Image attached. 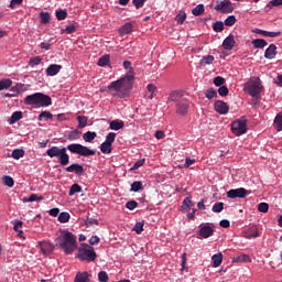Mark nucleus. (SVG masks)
Masks as SVG:
<instances>
[{"instance_id": "37", "label": "nucleus", "mask_w": 282, "mask_h": 282, "mask_svg": "<svg viewBox=\"0 0 282 282\" xmlns=\"http://www.w3.org/2000/svg\"><path fill=\"white\" fill-rule=\"evenodd\" d=\"M142 189H143V184H142V182H133V183L131 184L130 191H131L132 193H139V191H142Z\"/></svg>"}, {"instance_id": "1", "label": "nucleus", "mask_w": 282, "mask_h": 282, "mask_svg": "<svg viewBox=\"0 0 282 282\" xmlns=\"http://www.w3.org/2000/svg\"><path fill=\"white\" fill-rule=\"evenodd\" d=\"M67 150L73 154H79L80 156H93L96 154L94 150H89L86 145L80 143H70L66 148H57L53 145L46 151V155L51 159L57 158L62 166H66L70 163V156L67 153Z\"/></svg>"}, {"instance_id": "34", "label": "nucleus", "mask_w": 282, "mask_h": 282, "mask_svg": "<svg viewBox=\"0 0 282 282\" xmlns=\"http://www.w3.org/2000/svg\"><path fill=\"white\" fill-rule=\"evenodd\" d=\"M123 68H126V70H128V73L126 75H131L132 80H134V72H133L131 62H129V61L123 62Z\"/></svg>"}, {"instance_id": "2", "label": "nucleus", "mask_w": 282, "mask_h": 282, "mask_svg": "<svg viewBox=\"0 0 282 282\" xmlns=\"http://www.w3.org/2000/svg\"><path fill=\"white\" fill-rule=\"evenodd\" d=\"M132 75H126L121 77L120 79L112 82L108 89L110 91H115L112 96H118V98H128L130 95V90L133 87Z\"/></svg>"}, {"instance_id": "10", "label": "nucleus", "mask_w": 282, "mask_h": 282, "mask_svg": "<svg viewBox=\"0 0 282 282\" xmlns=\"http://www.w3.org/2000/svg\"><path fill=\"white\" fill-rule=\"evenodd\" d=\"M39 247L44 256H50L55 249V245H52V242H47V240H42L41 242H39Z\"/></svg>"}, {"instance_id": "4", "label": "nucleus", "mask_w": 282, "mask_h": 282, "mask_svg": "<svg viewBox=\"0 0 282 282\" xmlns=\"http://www.w3.org/2000/svg\"><path fill=\"white\" fill-rule=\"evenodd\" d=\"M24 105L31 106L34 108H44L52 106V98L42 93H35L33 95L26 96L24 98Z\"/></svg>"}, {"instance_id": "6", "label": "nucleus", "mask_w": 282, "mask_h": 282, "mask_svg": "<svg viewBox=\"0 0 282 282\" xmlns=\"http://www.w3.org/2000/svg\"><path fill=\"white\" fill-rule=\"evenodd\" d=\"M262 84L260 78L257 77H252L246 85H245V90L247 91V94H249V96H251L252 98H256L257 96H259V94H261L262 91Z\"/></svg>"}, {"instance_id": "56", "label": "nucleus", "mask_w": 282, "mask_h": 282, "mask_svg": "<svg viewBox=\"0 0 282 282\" xmlns=\"http://www.w3.org/2000/svg\"><path fill=\"white\" fill-rule=\"evenodd\" d=\"M139 204L135 200H130L128 203H126V208H128V210H134L135 208H138Z\"/></svg>"}, {"instance_id": "54", "label": "nucleus", "mask_w": 282, "mask_h": 282, "mask_svg": "<svg viewBox=\"0 0 282 282\" xmlns=\"http://www.w3.org/2000/svg\"><path fill=\"white\" fill-rule=\"evenodd\" d=\"M23 87H24V85H22V84H17L15 86H13V87L11 88V91H13V95H14V96H18V94H21V91L24 90Z\"/></svg>"}, {"instance_id": "59", "label": "nucleus", "mask_w": 282, "mask_h": 282, "mask_svg": "<svg viewBox=\"0 0 282 282\" xmlns=\"http://www.w3.org/2000/svg\"><path fill=\"white\" fill-rule=\"evenodd\" d=\"M98 279H99L100 282H108L109 281L108 274L105 271H100L98 273Z\"/></svg>"}, {"instance_id": "8", "label": "nucleus", "mask_w": 282, "mask_h": 282, "mask_svg": "<svg viewBox=\"0 0 282 282\" xmlns=\"http://www.w3.org/2000/svg\"><path fill=\"white\" fill-rule=\"evenodd\" d=\"M250 195V192L243 187L236 188V189H229L227 192V198L228 199H246Z\"/></svg>"}, {"instance_id": "52", "label": "nucleus", "mask_w": 282, "mask_h": 282, "mask_svg": "<svg viewBox=\"0 0 282 282\" xmlns=\"http://www.w3.org/2000/svg\"><path fill=\"white\" fill-rule=\"evenodd\" d=\"M109 62H110V56H109V55H105V56H102V57L99 58L98 65H99L100 67H104V66L108 65Z\"/></svg>"}, {"instance_id": "30", "label": "nucleus", "mask_w": 282, "mask_h": 282, "mask_svg": "<svg viewBox=\"0 0 282 282\" xmlns=\"http://www.w3.org/2000/svg\"><path fill=\"white\" fill-rule=\"evenodd\" d=\"M205 13V7L204 4H198L192 10V14L194 17H200Z\"/></svg>"}, {"instance_id": "50", "label": "nucleus", "mask_w": 282, "mask_h": 282, "mask_svg": "<svg viewBox=\"0 0 282 282\" xmlns=\"http://www.w3.org/2000/svg\"><path fill=\"white\" fill-rule=\"evenodd\" d=\"M237 22V19L235 15H228L227 19H225V25L227 26H234Z\"/></svg>"}, {"instance_id": "16", "label": "nucleus", "mask_w": 282, "mask_h": 282, "mask_svg": "<svg viewBox=\"0 0 282 282\" xmlns=\"http://www.w3.org/2000/svg\"><path fill=\"white\" fill-rule=\"evenodd\" d=\"M183 99L184 98H183L182 93H180L177 90L170 93L169 98H167L169 102H174L176 105L180 104V101Z\"/></svg>"}, {"instance_id": "39", "label": "nucleus", "mask_w": 282, "mask_h": 282, "mask_svg": "<svg viewBox=\"0 0 282 282\" xmlns=\"http://www.w3.org/2000/svg\"><path fill=\"white\" fill-rule=\"evenodd\" d=\"M54 37H51L48 40V42H41L40 44V48L41 50H44V51H50L51 50V46L54 44Z\"/></svg>"}, {"instance_id": "51", "label": "nucleus", "mask_w": 282, "mask_h": 282, "mask_svg": "<svg viewBox=\"0 0 282 282\" xmlns=\"http://www.w3.org/2000/svg\"><path fill=\"white\" fill-rule=\"evenodd\" d=\"M258 210L262 214H267L270 210V205L268 203H260L258 205Z\"/></svg>"}, {"instance_id": "21", "label": "nucleus", "mask_w": 282, "mask_h": 282, "mask_svg": "<svg viewBox=\"0 0 282 282\" xmlns=\"http://www.w3.org/2000/svg\"><path fill=\"white\" fill-rule=\"evenodd\" d=\"M132 31H133V25L131 22L123 24L119 30L121 36L129 35L132 33Z\"/></svg>"}, {"instance_id": "42", "label": "nucleus", "mask_w": 282, "mask_h": 282, "mask_svg": "<svg viewBox=\"0 0 282 282\" xmlns=\"http://www.w3.org/2000/svg\"><path fill=\"white\" fill-rule=\"evenodd\" d=\"M144 223H141V221H138L134 224L133 226V231L137 234V235H141L144 230Z\"/></svg>"}, {"instance_id": "48", "label": "nucleus", "mask_w": 282, "mask_h": 282, "mask_svg": "<svg viewBox=\"0 0 282 282\" xmlns=\"http://www.w3.org/2000/svg\"><path fill=\"white\" fill-rule=\"evenodd\" d=\"M213 28H214V31L217 33L223 32L225 30V25L223 21L215 22Z\"/></svg>"}, {"instance_id": "43", "label": "nucleus", "mask_w": 282, "mask_h": 282, "mask_svg": "<svg viewBox=\"0 0 282 282\" xmlns=\"http://www.w3.org/2000/svg\"><path fill=\"white\" fill-rule=\"evenodd\" d=\"M213 263L215 268H218L223 263V254L218 253L213 257Z\"/></svg>"}, {"instance_id": "24", "label": "nucleus", "mask_w": 282, "mask_h": 282, "mask_svg": "<svg viewBox=\"0 0 282 282\" xmlns=\"http://www.w3.org/2000/svg\"><path fill=\"white\" fill-rule=\"evenodd\" d=\"M75 282H89L88 272H78L75 276Z\"/></svg>"}, {"instance_id": "55", "label": "nucleus", "mask_w": 282, "mask_h": 282, "mask_svg": "<svg viewBox=\"0 0 282 282\" xmlns=\"http://www.w3.org/2000/svg\"><path fill=\"white\" fill-rule=\"evenodd\" d=\"M192 207H194V203L191 200L189 197H186V198L183 200L182 208L185 210V209L192 208Z\"/></svg>"}, {"instance_id": "13", "label": "nucleus", "mask_w": 282, "mask_h": 282, "mask_svg": "<svg viewBox=\"0 0 282 282\" xmlns=\"http://www.w3.org/2000/svg\"><path fill=\"white\" fill-rule=\"evenodd\" d=\"M215 232V229L212 226L204 225L199 229V236L202 239H207L212 237Z\"/></svg>"}, {"instance_id": "25", "label": "nucleus", "mask_w": 282, "mask_h": 282, "mask_svg": "<svg viewBox=\"0 0 282 282\" xmlns=\"http://www.w3.org/2000/svg\"><path fill=\"white\" fill-rule=\"evenodd\" d=\"M147 89L150 93L148 96L149 100H153L156 96L158 87L154 84H148Z\"/></svg>"}, {"instance_id": "40", "label": "nucleus", "mask_w": 282, "mask_h": 282, "mask_svg": "<svg viewBox=\"0 0 282 282\" xmlns=\"http://www.w3.org/2000/svg\"><path fill=\"white\" fill-rule=\"evenodd\" d=\"M117 133L116 132H109L106 137V143L112 147L113 142L116 141Z\"/></svg>"}, {"instance_id": "17", "label": "nucleus", "mask_w": 282, "mask_h": 282, "mask_svg": "<svg viewBox=\"0 0 282 282\" xmlns=\"http://www.w3.org/2000/svg\"><path fill=\"white\" fill-rule=\"evenodd\" d=\"M264 57L267 59H274V57H276V44H270V46H268Z\"/></svg>"}, {"instance_id": "63", "label": "nucleus", "mask_w": 282, "mask_h": 282, "mask_svg": "<svg viewBox=\"0 0 282 282\" xmlns=\"http://www.w3.org/2000/svg\"><path fill=\"white\" fill-rule=\"evenodd\" d=\"M41 62H42V58L40 56H36L31 58V61H29V65L31 66L40 65Z\"/></svg>"}, {"instance_id": "61", "label": "nucleus", "mask_w": 282, "mask_h": 282, "mask_svg": "<svg viewBox=\"0 0 282 282\" xmlns=\"http://www.w3.org/2000/svg\"><path fill=\"white\" fill-rule=\"evenodd\" d=\"M144 163H145V159H141V160L137 161V162L132 165L131 170H132V171L138 170V169H140L141 166H143Z\"/></svg>"}, {"instance_id": "7", "label": "nucleus", "mask_w": 282, "mask_h": 282, "mask_svg": "<svg viewBox=\"0 0 282 282\" xmlns=\"http://www.w3.org/2000/svg\"><path fill=\"white\" fill-rule=\"evenodd\" d=\"M248 120L246 117H241L231 122V132L236 137H241L248 132Z\"/></svg>"}, {"instance_id": "36", "label": "nucleus", "mask_w": 282, "mask_h": 282, "mask_svg": "<svg viewBox=\"0 0 282 282\" xmlns=\"http://www.w3.org/2000/svg\"><path fill=\"white\" fill-rule=\"evenodd\" d=\"M100 151L104 154H110L112 152V145H110L109 143H106V141H104L100 145Z\"/></svg>"}, {"instance_id": "41", "label": "nucleus", "mask_w": 282, "mask_h": 282, "mask_svg": "<svg viewBox=\"0 0 282 282\" xmlns=\"http://www.w3.org/2000/svg\"><path fill=\"white\" fill-rule=\"evenodd\" d=\"M53 119V113H51L50 111H42L40 115H39V121H42V120H52Z\"/></svg>"}, {"instance_id": "58", "label": "nucleus", "mask_w": 282, "mask_h": 282, "mask_svg": "<svg viewBox=\"0 0 282 282\" xmlns=\"http://www.w3.org/2000/svg\"><path fill=\"white\" fill-rule=\"evenodd\" d=\"M186 20V13L185 12H181L176 15L175 18V21L178 23V24H183L184 21Z\"/></svg>"}, {"instance_id": "53", "label": "nucleus", "mask_w": 282, "mask_h": 282, "mask_svg": "<svg viewBox=\"0 0 282 282\" xmlns=\"http://www.w3.org/2000/svg\"><path fill=\"white\" fill-rule=\"evenodd\" d=\"M77 120H78V128L79 129H83V128H85L87 126V117L78 116Z\"/></svg>"}, {"instance_id": "57", "label": "nucleus", "mask_w": 282, "mask_h": 282, "mask_svg": "<svg viewBox=\"0 0 282 282\" xmlns=\"http://www.w3.org/2000/svg\"><path fill=\"white\" fill-rule=\"evenodd\" d=\"M228 94H229V89L227 86L223 85L220 86V88H218V96L225 97V96H228Z\"/></svg>"}, {"instance_id": "5", "label": "nucleus", "mask_w": 282, "mask_h": 282, "mask_svg": "<svg viewBox=\"0 0 282 282\" xmlns=\"http://www.w3.org/2000/svg\"><path fill=\"white\" fill-rule=\"evenodd\" d=\"M80 261L94 262L97 258V253L94 251V248L90 245L82 242L78 248V253L76 256Z\"/></svg>"}, {"instance_id": "28", "label": "nucleus", "mask_w": 282, "mask_h": 282, "mask_svg": "<svg viewBox=\"0 0 282 282\" xmlns=\"http://www.w3.org/2000/svg\"><path fill=\"white\" fill-rule=\"evenodd\" d=\"M96 137L97 133L95 131H87L83 134L84 141L88 143L93 142Z\"/></svg>"}, {"instance_id": "31", "label": "nucleus", "mask_w": 282, "mask_h": 282, "mask_svg": "<svg viewBox=\"0 0 282 282\" xmlns=\"http://www.w3.org/2000/svg\"><path fill=\"white\" fill-rule=\"evenodd\" d=\"M274 127L278 132L282 131V112L278 113L274 119Z\"/></svg>"}, {"instance_id": "49", "label": "nucleus", "mask_w": 282, "mask_h": 282, "mask_svg": "<svg viewBox=\"0 0 282 282\" xmlns=\"http://www.w3.org/2000/svg\"><path fill=\"white\" fill-rule=\"evenodd\" d=\"M225 204L223 202H218L213 206V212L216 214H220L224 210Z\"/></svg>"}, {"instance_id": "19", "label": "nucleus", "mask_w": 282, "mask_h": 282, "mask_svg": "<svg viewBox=\"0 0 282 282\" xmlns=\"http://www.w3.org/2000/svg\"><path fill=\"white\" fill-rule=\"evenodd\" d=\"M62 68L63 67L61 65L52 64L45 69V73L47 76H55L62 70Z\"/></svg>"}, {"instance_id": "26", "label": "nucleus", "mask_w": 282, "mask_h": 282, "mask_svg": "<svg viewBox=\"0 0 282 282\" xmlns=\"http://www.w3.org/2000/svg\"><path fill=\"white\" fill-rule=\"evenodd\" d=\"M21 119H23V113L22 111H15L12 113L10 120H9V123L10 124H14L17 123L18 121H20Z\"/></svg>"}, {"instance_id": "18", "label": "nucleus", "mask_w": 282, "mask_h": 282, "mask_svg": "<svg viewBox=\"0 0 282 282\" xmlns=\"http://www.w3.org/2000/svg\"><path fill=\"white\" fill-rule=\"evenodd\" d=\"M256 34L262 35L264 37H276L281 34V32H272V31H267L262 29H256L254 31Z\"/></svg>"}, {"instance_id": "23", "label": "nucleus", "mask_w": 282, "mask_h": 282, "mask_svg": "<svg viewBox=\"0 0 282 282\" xmlns=\"http://www.w3.org/2000/svg\"><path fill=\"white\" fill-rule=\"evenodd\" d=\"M252 45H253L254 48L262 50L265 46H268V42L264 39H254L253 42H252Z\"/></svg>"}, {"instance_id": "33", "label": "nucleus", "mask_w": 282, "mask_h": 282, "mask_svg": "<svg viewBox=\"0 0 282 282\" xmlns=\"http://www.w3.org/2000/svg\"><path fill=\"white\" fill-rule=\"evenodd\" d=\"M13 82L9 78H3L0 80V91L3 89H8L12 86Z\"/></svg>"}, {"instance_id": "45", "label": "nucleus", "mask_w": 282, "mask_h": 282, "mask_svg": "<svg viewBox=\"0 0 282 282\" xmlns=\"http://www.w3.org/2000/svg\"><path fill=\"white\" fill-rule=\"evenodd\" d=\"M206 98H208V100H213V98H218V94L214 88H209L206 94H205Z\"/></svg>"}, {"instance_id": "14", "label": "nucleus", "mask_w": 282, "mask_h": 282, "mask_svg": "<svg viewBox=\"0 0 282 282\" xmlns=\"http://www.w3.org/2000/svg\"><path fill=\"white\" fill-rule=\"evenodd\" d=\"M236 45V40L234 34H229L227 37H225L223 42V48L225 51H231Z\"/></svg>"}, {"instance_id": "3", "label": "nucleus", "mask_w": 282, "mask_h": 282, "mask_svg": "<svg viewBox=\"0 0 282 282\" xmlns=\"http://www.w3.org/2000/svg\"><path fill=\"white\" fill-rule=\"evenodd\" d=\"M59 247L63 249L65 254H72L78 249L76 242V236L72 231L63 230L59 238Z\"/></svg>"}, {"instance_id": "32", "label": "nucleus", "mask_w": 282, "mask_h": 282, "mask_svg": "<svg viewBox=\"0 0 282 282\" xmlns=\"http://www.w3.org/2000/svg\"><path fill=\"white\" fill-rule=\"evenodd\" d=\"M76 193H83V187L75 183L70 186L68 195L69 197H73Z\"/></svg>"}, {"instance_id": "46", "label": "nucleus", "mask_w": 282, "mask_h": 282, "mask_svg": "<svg viewBox=\"0 0 282 282\" xmlns=\"http://www.w3.org/2000/svg\"><path fill=\"white\" fill-rule=\"evenodd\" d=\"M215 61V57L212 55L205 56L200 59V65H210Z\"/></svg>"}, {"instance_id": "60", "label": "nucleus", "mask_w": 282, "mask_h": 282, "mask_svg": "<svg viewBox=\"0 0 282 282\" xmlns=\"http://www.w3.org/2000/svg\"><path fill=\"white\" fill-rule=\"evenodd\" d=\"M236 262H251V258L247 254H242L236 259Z\"/></svg>"}, {"instance_id": "44", "label": "nucleus", "mask_w": 282, "mask_h": 282, "mask_svg": "<svg viewBox=\"0 0 282 282\" xmlns=\"http://www.w3.org/2000/svg\"><path fill=\"white\" fill-rule=\"evenodd\" d=\"M24 155H25V152L23 150L19 149V148L12 152V158L14 160H20Z\"/></svg>"}, {"instance_id": "15", "label": "nucleus", "mask_w": 282, "mask_h": 282, "mask_svg": "<svg viewBox=\"0 0 282 282\" xmlns=\"http://www.w3.org/2000/svg\"><path fill=\"white\" fill-rule=\"evenodd\" d=\"M66 172L68 173H75L76 175L80 176L84 174L85 170L83 167V165L78 164V163H74L70 166H67L65 169Z\"/></svg>"}, {"instance_id": "22", "label": "nucleus", "mask_w": 282, "mask_h": 282, "mask_svg": "<svg viewBox=\"0 0 282 282\" xmlns=\"http://www.w3.org/2000/svg\"><path fill=\"white\" fill-rule=\"evenodd\" d=\"M123 128H124V121L122 120L116 119L110 122L111 130L119 131V130H122Z\"/></svg>"}, {"instance_id": "47", "label": "nucleus", "mask_w": 282, "mask_h": 282, "mask_svg": "<svg viewBox=\"0 0 282 282\" xmlns=\"http://www.w3.org/2000/svg\"><path fill=\"white\" fill-rule=\"evenodd\" d=\"M2 182H3L4 185H7L9 187H13V185H14V180L9 175H4L2 177Z\"/></svg>"}, {"instance_id": "20", "label": "nucleus", "mask_w": 282, "mask_h": 282, "mask_svg": "<svg viewBox=\"0 0 282 282\" xmlns=\"http://www.w3.org/2000/svg\"><path fill=\"white\" fill-rule=\"evenodd\" d=\"M260 236L259 229L257 227H251L245 231L246 239H256Z\"/></svg>"}, {"instance_id": "35", "label": "nucleus", "mask_w": 282, "mask_h": 282, "mask_svg": "<svg viewBox=\"0 0 282 282\" xmlns=\"http://www.w3.org/2000/svg\"><path fill=\"white\" fill-rule=\"evenodd\" d=\"M51 21V14L48 12L40 13V22L41 24H48Z\"/></svg>"}, {"instance_id": "9", "label": "nucleus", "mask_w": 282, "mask_h": 282, "mask_svg": "<svg viewBox=\"0 0 282 282\" xmlns=\"http://www.w3.org/2000/svg\"><path fill=\"white\" fill-rule=\"evenodd\" d=\"M215 10L223 14H230L234 12L235 8L232 7V3L230 0H223L220 2L219 1L217 2Z\"/></svg>"}, {"instance_id": "11", "label": "nucleus", "mask_w": 282, "mask_h": 282, "mask_svg": "<svg viewBox=\"0 0 282 282\" xmlns=\"http://www.w3.org/2000/svg\"><path fill=\"white\" fill-rule=\"evenodd\" d=\"M215 111L220 116H226L229 112V106L223 100H217L215 102Z\"/></svg>"}, {"instance_id": "64", "label": "nucleus", "mask_w": 282, "mask_h": 282, "mask_svg": "<svg viewBox=\"0 0 282 282\" xmlns=\"http://www.w3.org/2000/svg\"><path fill=\"white\" fill-rule=\"evenodd\" d=\"M99 242H100V238H98V236L96 235L91 236V238L89 239L90 246H97Z\"/></svg>"}, {"instance_id": "62", "label": "nucleus", "mask_w": 282, "mask_h": 282, "mask_svg": "<svg viewBox=\"0 0 282 282\" xmlns=\"http://www.w3.org/2000/svg\"><path fill=\"white\" fill-rule=\"evenodd\" d=\"M226 83V79L224 78V77H220V76H218V77H216L215 79H214V84L216 85V86H224V84Z\"/></svg>"}, {"instance_id": "29", "label": "nucleus", "mask_w": 282, "mask_h": 282, "mask_svg": "<svg viewBox=\"0 0 282 282\" xmlns=\"http://www.w3.org/2000/svg\"><path fill=\"white\" fill-rule=\"evenodd\" d=\"M82 132L78 129L72 130L68 135L67 139L69 141H77L80 138Z\"/></svg>"}, {"instance_id": "12", "label": "nucleus", "mask_w": 282, "mask_h": 282, "mask_svg": "<svg viewBox=\"0 0 282 282\" xmlns=\"http://www.w3.org/2000/svg\"><path fill=\"white\" fill-rule=\"evenodd\" d=\"M188 107L189 104L187 99L184 98L183 100L176 104V115L186 116L188 112Z\"/></svg>"}, {"instance_id": "38", "label": "nucleus", "mask_w": 282, "mask_h": 282, "mask_svg": "<svg viewBox=\"0 0 282 282\" xmlns=\"http://www.w3.org/2000/svg\"><path fill=\"white\" fill-rule=\"evenodd\" d=\"M55 15H56V19H57L58 21H64V20L67 19L68 13H67L66 10H57V11L55 12Z\"/></svg>"}, {"instance_id": "27", "label": "nucleus", "mask_w": 282, "mask_h": 282, "mask_svg": "<svg viewBox=\"0 0 282 282\" xmlns=\"http://www.w3.org/2000/svg\"><path fill=\"white\" fill-rule=\"evenodd\" d=\"M72 216L69 213L67 212H62L59 215H58V218L57 220L61 223V224H67L69 223Z\"/></svg>"}]
</instances>
